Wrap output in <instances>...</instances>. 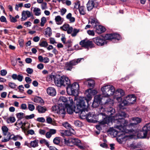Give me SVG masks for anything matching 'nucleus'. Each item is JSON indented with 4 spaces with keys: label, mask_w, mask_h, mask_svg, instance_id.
<instances>
[{
    "label": "nucleus",
    "mask_w": 150,
    "mask_h": 150,
    "mask_svg": "<svg viewBox=\"0 0 150 150\" xmlns=\"http://www.w3.org/2000/svg\"><path fill=\"white\" fill-rule=\"evenodd\" d=\"M106 108V113L107 116L105 114L104 117L102 120H100L99 123L101 125H104L108 124L111 122H115L117 125L123 124L125 125L127 121L124 120V118L127 117L126 113L124 112H119L115 115L113 116L115 112V110L112 107H107L108 106H112L114 104V101L113 100L108 98L106 100L105 103Z\"/></svg>",
    "instance_id": "1"
},
{
    "label": "nucleus",
    "mask_w": 150,
    "mask_h": 150,
    "mask_svg": "<svg viewBox=\"0 0 150 150\" xmlns=\"http://www.w3.org/2000/svg\"><path fill=\"white\" fill-rule=\"evenodd\" d=\"M132 119L134 122L130 123L129 125L130 127L134 126L141 121V119L137 117L132 118Z\"/></svg>",
    "instance_id": "15"
},
{
    "label": "nucleus",
    "mask_w": 150,
    "mask_h": 150,
    "mask_svg": "<svg viewBox=\"0 0 150 150\" xmlns=\"http://www.w3.org/2000/svg\"><path fill=\"white\" fill-rule=\"evenodd\" d=\"M67 93L70 95H77L78 94V90L79 85L77 82H75L71 85L70 83L67 86Z\"/></svg>",
    "instance_id": "4"
},
{
    "label": "nucleus",
    "mask_w": 150,
    "mask_h": 150,
    "mask_svg": "<svg viewBox=\"0 0 150 150\" xmlns=\"http://www.w3.org/2000/svg\"><path fill=\"white\" fill-rule=\"evenodd\" d=\"M96 31L98 34H100L105 31V28L101 25H95L94 27Z\"/></svg>",
    "instance_id": "14"
},
{
    "label": "nucleus",
    "mask_w": 150,
    "mask_h": 150,
    "mask_svg": "<svg viewBox=\"0 0 150 150\" xmlns=\"http://www.w3.org/2000/svg\"><path fill=\"white\" fill-rule=\"evenodd\" d=\"M64 107L65 106L61 105L57 113L62 118H63L64 117L66 114V108Z\"/></svg>",
    "instance_id": "11"
},
{
    "label": "nucleus",
    "mask_w": 150,
    "mask_h": 150,
    "mask_svg": "<svg viewBox=\"0 0 150 150\" xmlns=\"http://www.w3.org/2000/svg\"><path fill=\"white\" fill-rule=\"evenodd\" d=\"M85 84H88V86L90 87H93L95 84V82L94 80L92 79H89L86 81L84 82Z\"/></svg>",
    "instance_id": "25"
},
{
    "label": "nucleus",
    "mask_w": 150,
    "mask_h": 150,
    "mask_svg": "<svg viewBox=\"0 0 150 150\" xmlns=\"http://www.w3.org/2000/svg\"><path fill=\"white\" fill-rule=\"evenodd\" d=\"M93 41L97 45L102 46L107 44V42L103 37H98L93 38Z\"/></svg>",
    "instance_id": "8"
},
{
    "label": "nucleus",
    "mask_w": 150,
    "mask_h": 150,
    "mask_svg": "<svg viewBox=\"0 0 150 150\" xmlns=\"http://www.w3.org/2000/svg\"><path fill=\"white\" fill-rule=\"evenodd\" d=\"M47 91V94L51 96H54L56 93L55 89L53 87H50L48 88Z\"/></svg>",
    "instance_id": "18"
},
{
    "label": "nucleus",
    "mask_w": 150,
    "mask_h": 150,
    "mask_svg": "<svg viewBox=\"0 0 150 150\" xmlns=\"http://www.w3.org/2000/svg\"><path fill=\"white\" fill-rule=\"evenodd\" d=\"M24 113L22 112H20L16 114L17 117L19 119H21L23 118L24 115Z\"/></svg>",
    "instance_id": "51"
},
{
    "label": "nucleus",
    "mask_w": 150,
    "mask_h": 150,
    "mask_svg": "<svg viewBox=\"0 0 150 150\" xmlns=\"http://www.w3.org/2000/svg\"><path fill=\"white\" fill-rule=\"evenodd\" d=\"M79 9V13L81 14L84 15L85 13V7L83 6H81L78 8Z\"/></svg>",
    "instance_id": "34"
},
{
    "label": "nucleus",
    "mask_w": 150,
    "mask_h": 150,
    "mask_svg": "<svg viewBox=\"0 0 150 150\" xmlns=\"http://www.w3.org/2000/svg\"><path fill=\"white\" fill-rule=\"evenodd\" d=\"M7 74V71L5 69H2L0 71V74L2 76H5Z\"/></svg>",
    "instance_id": "62"
},
{
    "label": "nucleus",
    "mask_w": 150,
    "mask_h": 150,
    "mask_svg": "<svg viewBox=\"0 0 150 150\" xmlns=\"http://www.w3.org/2000/svg\"><path fill=\"white\" fill-rule=\"evenodd\" d=\"M79 31V29L76 28L74 29L73 30L72 33L71 34V35L72 37L75 36Z\"/></svg>",
    "instance_id": "43"
},
{
    "label": "nucleus",
    "mask_w": 150,
    "mask_h": 150,
    "mask_svg": "<svg viewBox=\"0 0 150 150\" xmlns=\"http://www.w3.org/2000/svg\"><path fill=\"white\" fill-rule=\"evenodd\" d=\"M128 122L125 125L121 124L119 125H116L115 127L118 129V130H113V132L114 134L118 137L117 141L120 144L123 142L127 140L129 138V135H126L125 134L128 132V130L126 129V126L127 125Z\"/></svg>",
    "instance_id": "2"
},
{
    "label": "nucleus",
    "mask_w": 150,
    "mask_h": 150,
    "mask_svg": "<svg viewBox=\"0 0 150 150\" xmlns=\"http://www.w3.org/2000/svg\"><path fill=\"white\" fill-rule=\"evenodd\" d=\"M60 142V139L59 137H55L53 140V142L56 144H58Z\"/></svg>",
    "instance_id": "55"
},
{
    "label": "nucleus",
    "mask_w": 150,
    "mask_h": 150,
    "mask_svg": "<svg viewBox=\"0 0 150 150\" xmlns=\"http://www.w3.org/2000/svg\"><path fill=\"white\" fill-rule=\"evenodd\" d=\"M35 117V115L32 114L29 115H26L25 116V118L27 119H30L34 118Z\"/></svg>",
    "instance_id": "63"
},
{
    "label": "nucleus",
    "mask_w": 150,
    "mask_h": 150,
    "mask_svg": "<svg viewBox=\"0 0 150 150\" xmlns=\"http://www.w3.org/2000/svg\"><path fill=\"white\" fill-rule=\"evenodd\" d=\"M15 120V118L14 117H10L7 119V122L8 123H13L14 122Z\"/></svg>",
    "instance_id": "39"
},
{
    "label": "nucleus",
    "mask_w": 150,
    "mask_h": 150,
    "mask_svg": "<svg viewBox=\"0 0 150 150\" xmlns=\"http://www.w3.org/2000/svg\"><path fill=\"white\" fill-rule=\"evenodd\" d=\"M128 101L127 99V97L124 99L122 103L119 104V106L120 108H122L124 106L129 105V103H128Z\"/></svg>",
    "instance_id": "28"
},
{
    "label": "nucleus",
    "mask_w": 150,
    "mask_h": 150,
    "mask_svg": "<svg viewBox=\"0 0 150 150\" xmlns=\"http://www.w3.org/2000/svg\"><path fill=\"white\" fill-rule=\"evenodd\" d=\"M63 126L67 129H69L70 127V125L67 122H65L62 124Z\"/></svg>",
    "instance_id": "58"
},
{
    "label": "nucleus",
    "mask_w": 150,
    "mask_h": 150,
    "mask_svg": "<svg viewBox=\"0 0 150 150\" xmlns=\"http://www.w3.org/2000/svg\"><path fill=\"white\" fill-rule=\"evenodd\" d=\"M55 20L57 24L58 25L62 24L63 22L62 18L59 16H56Z\"/></svg>",
    "instance_id": "31"
},
{
    "label": "nucleus",
    "mask_w": 150,
    "mask_h": 150,
    "mask_svg": "<svg viewBox=\"0 0 150 150\" xmlns=\"http://www.w3.org/2000/svg\"><path fill=\"white\" fill-rule=\"evenodd\" d=\"M33 11L35 13V15L36 16H39L41 14V10L39 8H35L33 9Z\"/></svg>",
    "instance_id": "33"
},
{
    "label": "nucleus",
    "mask_w": 150,
    "mask_h": 150,
    "mask_svg": "<svg viewBox=\"0 0 150 150\" xmlns=\"http://www.w3.org/2000/svg\"><path fill=\"white\" fill-rule=\"evenodd\" d=\"M88 92L90 93L92 95H94L97 93V91L95 90H92L91 89L88 90Z\"/></svg>",
    "instance_id": "47"
},
{
    "label": "nucleus",
    "mask_w": 150,
    "mask_h": 150,
    "mask_svg": "<svg viewBox=\"0 0 150 150\" xmlns=\"http://www.w3.org/2000/svg\"><path fill=\"white\" fill-rule=\"evenodd\" d=\"M23 6V4L22 3H20L18 4H16L15 6V9L16 10L18 11L19 8H21Z\"/></svg>",
    "instance_id": "57"
},
{
    "label": "nucleus",
    "mask_w": 150,
    "mask_h": 150,
    "mask_svg": "<svg viewBox=\"0 0 150 150\" xmlns=\"http://www.w3.org/2000/svg\"><path fill=\"white\" fill-rule=\"evenodd\" d=\"M100 103H98L97 102L93 101L92 104V106L93 108H96L99 106Z\"/></svg>",
    "instance_id": "59"
},
{
    "label": "nucleus",
    "mask_w": 150,
    "mask_h": 150,
    "mask_svg": "<svg viewBox=\"0 0 150 150\" xmlns=\"http://www.w3.org/2000/svg\"><path fill=\"white\" fill-rule=\"evenodd\" d=\"M36 110L38 111L39 113H44L47 110L46 107L40 105L36 107Z\"/></svg>",
    "instance_id": "23"
},
{
    "label": "nucleus",
    "mask_w": 150,
    "mask_h": 150,
    "mask_svg": "<svg viewBox=\"0 0 150 150\" xmlns=\"http://www.w3.org/2000/svg\"><path fill=\"white\" fill-rule=\"evenodd\" d=\"M2 129L4 135L5 136L7 134L8 131V128L5 126H3L2 127Z\"/></svg>",
    "instance_id": "41"
},
{
    "label": "nucleus",
    "mask_w": 150,
    "mask_h": 150,
    "mask_svg": "<svg viewBox=\"0 0 150 150\" xmlns=\"http://www.w3.org/2000/svg\"><path fill=\"white\" fill-rule=\"evenodd\" d=\"M77 64V62L76 60H73L69 62V66H74Z\"/></svg>",
    "instance_id": "61"
},
{
    "label": "nucleus",
    "mask_w": 150,
    "mask_h": 150,
    "mask_svg": "<svg viewBox=\"0 0 150 150\" xmlns=\"http://www.w3.org/2000/svg\"><path fill=\"white\" fill-rule=\"evenodd\" d=\"M144 129L145 130H147L148 132L150 131V123L146 124L144 127Z\"/></svg>",
    "instance_id": "49"
},
{
    "label": "nucleus",
    "mask_w": 150,
    "mask_h": 150,
    "mask_svg": "<svg viewBox=\"0 0 150 150\" xmlns=\"http://www.w3.org/2000/svg\"><path fill=\"white\" fill-rule=\"evenodd\" d=\"M47 22L46 18L44 17H42L41 19L40 26L43 27L44 26L45 24Z\"/></svg>",
    "instance_id": "42"
},
{
    "label": "nucleus",
    "mask_w": 150,
    "mask_h": 150,
    "mask_svg": "<svg viewBox=\"0 0 150 150\" xmlns=\"http://www.w3.org/2000/svg\"><path fill=\"white\" fill-rule=\"evenodd\" d=\"M105 38L107 40L113 39V34H107L105 35Z\"/></svg>",
    "instance_id": "45"
},
{
    "label": "nucleus",
    "mask_w": 150,
    "mask_h": 150,
    "mask_svg": "<svg viewBox=\"0 0 150 150\" xmlns=\"http://www.w3.org/2000/svg\"><path fill=\"white\" fill-rule=\"evenodd\" d=\"M38 140H35L32 141L30 143V146L33 147H35L38 146Z\"/></svg>",
    "instance_id": "35"
},
{
    "label": "nucleus",
    "mask_w": 150,
    "mask_h": 150,
    "mask_svg": "<svg viewBox=\"0 0 150 150\" xmlns=\"http://www.w3.org/2000/svg\"><path fill=\"white\" fill-rule=\"evenodd\" d=\"M34 102L40 103H43V100L41 98L39 97H36L34 99Z\"/></svg>",
    "instance_id": "37"
},
{
    "label": "nucleus",
    "mask_w": 150,
    "mask_h": 150,
    "mask_svg": "<svg viewBox=\"0 0 150 150\" xmlns=\"http://www.w3.org/2000/svg\"><path fill=\"white\" fill-rule=\"evenodd\" d=\"M148 133V131L147 130H144V127L142 128V131H139L137 134V137L139 138H146Z\"/></svg>",
    "instance_id": "12"
},
{
    "label": "nucleus",
    "mask_w": 150,
    "mask_h": 150,
    "mask_svg": "<svg viewBox=\"0 0 150 150\" xmlns=\"http://www.w3.org/2000/svg\"><path fill=\"white\" fill-rule=\"evenodd\" d=\"M125 94L123 90L119 89L115 92L114 98L116 99L118 102H120L122 100V97Z\"/></svg>",
    "instance_id": "6"
},
{
    "label": "nucleus",
    "mask_w": 150,
    "mask_h": 150,
    "mask_svg": "<svg viewBox=\"0 0 150 150\" xmlns=\"http://www.w3.org/2000/svg\"><path fill=\"white\" fill-rule=\"evenodd\" d=\"M109 89H110L109 90L108 93L106 94V96L105 97H108L113 95L114 94H115V89L113 86L110 85V87Z\"/></svg>",
    "instance_id": "22"
},
{
    "label": "nucleus",
    "mask_w": 150,
    "mask_h": 150,
    "mask_svg": "<svg viewBox=\"0 0 150 150\" xmlns=\"http://www.w3.org/2000/svg\"><path fill=\"white\" fill-rule=\"evenodd\" d=\"M79 44L82 47L87 48L89 47L92 48L94 47V45L91 41L85 39L81 41Z\"/></svg>",
    "instance_id": "7"
},
{
    "label": "nucleus",
    "mask_w": 150,
    "mask_h": 150,
    "mask_svg": "<svg viewBox=\"0 0 150 150\" xmlns=\"http://www.w3.org/2000/svg\"><path fill=\"white\" fill-rule=\"evenodd\" d=\"M28 107L29 110L30 111H33L35 108L34 105L31 104H28Z\"/></svg>",
    "instance_id": "52"
},
{
    "label": "nucleus",
    "mask_w": 150,
    "mask_h": 150,
    "mask_svg": "<svg viewBox=\"0 0 150 150\" xmlns=\"http://www.w3.org/2000/svg\"><path fill=\"white\" fill-rule=\"evenodd\" d=\"M73 144L78 146L80 149H85V146L81 142V141L77 138H73Z\"/></svg>",
    "instance_id": "10"
},
{
    "label": "nucleus",
    "mask_w": 150,
    "mask_h": 150,
    "mask_svg": "<svg viewBox=\"0 0 150 150\" xmlns=\"http://www.w3.org/2000/svg\"><path fill=\"white\" fill-rule=\"evenodd\" d=\"M74 123L76 126L78 127H80L82 125L81 122L78 120L75 121Z\"/></svg>",
    "instance_id": "54"
},
{
    "label": "nucleus",
    "mask_w": 150,
    "mask_h": 150,
    "mask_svg": "<svg viewBox=\"0 0 150 150\" xmlns=\"http://www.w3.org/2000/svg\"><path fill=\"white\" fill-rule=\"evenodd\" d=\"M41 8L42 10H45L47 8V4L46 2H43L41 4Z\"/></svg>",
    "instance_id": "53"
},
{
    "label": "nucleus",
    "mask_w": 150,
    "mask_h": 150,
    "mask_svg": "<svg viewBox=\"0 0 150 150\" xmlns=\"http://www.w3.org/2000/svg\"><path fill=\"white\" fill-rule=\"evenodd\" d=\"M21 16V20L22 21L26 20L28 18H29L31 16L33 17L32 13L28 11H23L22 12Z\"/></svg>",
    "instance_id": "9"
},
{
    "label": "nucleus",
    "mask_w": 150,
    "mask_h": 150,
    "mask_svg": "<svg viewBox=\"0 0 150 150\" xmlns=\"http://www.w3.org/2000/svg\"><path fill=\"white\" fill-rule=\"evenodd\" d=\"M86 111H87V108L86 110H81L79 112L77 113L79 114L81 117L82 118H86L87 114L86 113Z\"/></svg>",
    "instance_id": "30"
},
{
    "label": "nucleus",
    "mask_w": 150,
    "mask_h": 150,
    "mask_svg": "<svg viewBox=\"0 0 150 150\" xmlns=\"http://www.w3.org/2000/svg\"><path fill=\"white\" fill-rule=\"evenodd\" d=\"M69 25L68 24H64L63 26H61L60 27L61 29L64 31H67V30L68 29L69 27Z\"/></svg>",
    "instance_id": "44"
},
{
    "label": "nucleus",
    "mask_w": 150,
    "mask_h": 150,
    "mask_svg": "<svg viewBox=\"0 0 150 150\" xmlns=\"http://www.w3.org/2000/svg\"><path fill=\"white\" fill-rule=\"evenodd\" d=\"M64 143L67 145L69 146H72L74 145L73 138H71L69 139H64Z\"/></svg>",
    "instance_id": "20"
},
{
    "label": "nucleus",
    "mask_w": 150,
    "mask_h": 150,
    "mask_svg": "<svg viewBox=\"0 0 150 150\" xmlns=\"http://www.w3.org/2000/svg\"><path fill=\"white\" fill-rule=\"evenodd\" d=\"M8 86L11 88L13 89H14L16 86V84L12 82H9L8 83Z\"/></svg>",
    "instance_id": "60"
},
{
    "label": "nucleus",
    "mask_w": 150,
    "mask_h": 150,
    "mask_svg": "<svg viewBox=\"0 0 150 150\" xmlns=\"http://www.w3.org/2000/svg\"><path fill=\"white\" fill-rule=\"evenodd\" d=\"M97 110L99 112V117H102L103 118V119L104 117V115H105V113H103L104 112L106 111V110L102 106H99Z\"/></svg>",
    "instance_id": "19"
},
{
    "label": "nucleus",
    "mask_w": 150,
    "mask_h": 150,
    "mask_svg": "<svg viewBox=\"0 0 150 150\" xmlns=\"http://www.w3.org/2000/svg\"><path fill=\"white\" fill-rule=\"evenodd\" d=\"M54 83L56 85L58 86H66L70 83V81L68 77L63 76L61 77L59 76L56 77L54 78Z\"/></svg>",
    "instance_id": "3"
},
{
    "label": "nucleus",
    "mask_w": 150,
    "mask_h": 150,
    "mask_svg": "<svg viewBox=\"0 0 150 150\" xmlns=\"http://www.w3.org/2000/svg\"><path fill=\"white\" fill-rule=\"evenodd\" d=\"M103 97H104L103 96H102L100 95H96L94 97V101L97 102L98 103H100L102 101L103 99Z\"/></svg>",
    "instance_id": "29"
},
{
    "label": "nucleus",
    "mask_w": 150,
    "mask_h": 150,
    "mask_svg": "<svg viewBox=\"0 0 150 150\" xmlns=\"http://www.w3.org/2000/svg\"><path fill=\"white\" fill-rule=\"evenodd\" d=\"M84 97H80L77 99L76 104L77 108L75 110V112H79L81 110H86L87 107Z\"/></svg>",
    "instance_id": "5"
},
{
    "label": "nucleus",
    "mask_w": 150,
    "mask_h": 150,
    "mask_svg": "<svg viewBox=\"0 0 150 150\" xmlns=\"http://www.w3.org/2000/svg\"><path fill=\"white\" fill-rule=\"evenodd\" d=\"M67 110V113L70 114H72L74 112H75V110L76 109H75V107L73 106H68L66 107Z\"/></svg>",
    "instance_id": "26"
},
{
    "label": "nucleus",
    "mask_w": 150,
    "mask_h": 150,
    "mask_svg": "<svg viewBox=\"0 0 150 150\" xmlns=\"http://www.w3.org/2000/svg\"><path fill=\"white\" fill-rule=\"evenodd\" d=\"M74 130L72 129L69 130H66V136H72V135L74 134Z\"/></svg>",
    "instance_id": "40"
},
{
    "label": "nucleus",
    "mask_w": 150,
    "mask_h": 150,
    "mask_svg": "<svg viewBox=\"0 0 150 150\" xmlns=\"http://www.w3.org/2000/svg\"><path fill=\"white\" fill-rule=\"evenodd\" d=\"M68 101L67 99L65 97L60 96L58 100V103L59 105L66 106V103Z\"/></svg>",
    "instance_id": "13"
},
{
    "label": "nucleus",
    "mask_w": 150,
    "mask_h": 150,
    "mask_svg": "<svg viewBox=\"0 0 150 150\" xmlns=\"http://www.w3.org/2000/svg\"><path fill=\"white\" fill-rule=\"evenodd\" d=\"M9 19L11 22L15 23L17 21V19L19 18V16L18 15H17L15 17L12 16L11 15H9Z\"/></svg>",
    "instance_id": "32"
},
{
    "label": "nucleus",
    "mask_w": 150,
    "mask_h": 150,
    "mask_svg": "<svg viewBox=\"0 0 150 150\" xmlns=\"http://www.w3.org/2000/svg\"><path fill=\"white\" fill-rule=\"evenodd\" d=\"M97 20L95 18H92L90 23L92 25L95 26V25H96V24L97 23Z\"/></svg>",
    "instance_id": "50"
},
{
    "label": "nucleus",
    "mask_w": 150,
    "mask_h": 150,
    "mask_svg": "<svg viewBox=\"0 0 150 150\" xmlns=\"http://www.w3.org/2000/svg\"><path fill=\"white\" fill-rule=\"evenodd\" d=\"M23 122L21 121L20 120H18L17 122L15 124L16 126H17V125H18V126H17V127H20L21 128L23 127Z\"/></svg>",
    "instance_id": "46"
},
{
    "label": "nucleus",
    "mask_w": 150,
    "mask_h": 150,
    "mask_svg": "<svg viewBox=\"0 0 150 150\" xmlns=\"http://www.w3.org/2000/svg\"><path fill=\"white\" fill-rule=\"evenodd\" d=\"M59 105V106L58 105H54L52 107V110L55 113H58L59 107L61 106V105Z\"/></svg>",
    "instance_id": "38"
},
{
    "label": "nucleus",
    "mask_w": 150,
    "mask_h": 150,
    "mask_svg": "<svg viewBox=\"0 0 150 150\" xmlns=\"http://www.w3.org/2000/svg\"><path fill=\"white\" fill-rule=\"evenodd\" d=\"M113 39H117V40H119L121 39L120 35L119 34L117 33H113Z\"/></svg>",
    "instance_id": "48"
},
{
    "label": "nucleus",
    "mask_w": 150,
    "mask_h": 150,
    "mask_svg": "<svg viewBox=\"0 0 150 150\" xmlns=\"http://www.w3.org/2000/svg\"><path fill=\"white\" fill-rule=\"evenodd\" d=\"M36 120L38 121L41 122H44L45 121V119L43 117H38Z\"/></svg>",
    "instance_id": "64"
},
{
    "label": "nucleus",
    "mask_w": 150,
    "mask_h": 150,
    "mask_svg": "<svg viewBox=\"0 0 150 150\" xmlns=\"http://www.w3.org/2000/svg\"><path fill=\"white\" fill-rule=\"evenodd\" d=\"M95 115L93 112H89L87 114L86 118L87 121L89 122H92L93 118H95Z\"/></svg>",
    "instance_id": "21"
},
{
    "label": "nucleus",
    "mask_w": 150,
    "mask_h": 150,
    "mask_svg": "<svg viewBox=\"0 0 150 150\" xmlns=\"http://www.w3.org/2000/svg\"><path fill=\"white\" fill-rule=\"evenodd\" d=\"M127 99L128 101L129 104H132L136 101L135 96L133 95H129L127 97Z\"/></svg>",
    "instance_id": "17"
},
{
    "label": "nucleus",
    "mask_w": 150,
    "mask_h": 150,
    "mask_svg": "<svg viewBox=\"0 0 150 150\" xmlns=\"http://www.w3.org/2000/svg\"><path fill=\"white\" fill-rule=\"evenodd\" d=\"M86 97H83L85 98L84 100L86 101L87 103L88 104V102L91 100L92 98V95L88 92V90H87L86 92Z\"/></svg>",
    "instance_id": "24"
},
{
    "label": "nucleus",
    "mask_w": 150,
    "mask_h": 150,
    "mask_svg": "<svg viewBox=\"0 0 150 150\" xmlns=\"http://www.w3.org/2000/svg\"><path fill=\"white\" fill-rule=\"evenodd\" d=\"M59 133L60 134V135L63 137H64L66 136V130H61L59 131Z\"/></svg>",
    "instance_id": "56"
},
{
    "label": "nucleus",
    "mask_w": 150,
    "mask_h": 150,
    "mask_svg": "<svg viewBox=\"0 0 150 150\" xmlns=\"http://www.w3.org/2000/svg\"><path fill=\"white\" fill-rule=\"evenodd\" d=\"M93 1H89L87 4V7L88 11L91 10L94 6Z\"/></svg>",
    "instance_id": "27"
},
{
    "label": "nucleus",
    "mask_w": 150,
    "mask_h": 150,
    "mask_svg": "<svg viewBox=\"0 0 150 150\" xmlns=\"http://www.w3.org/2000/svg\"><path fill=\"white\" fill-rule=\"evenodd\" d=\"M39 45L41 47H46L48 45V44L45 41H40L39 43Z\"/></svg>",
    "instance_id": "36"
},
{
    "label": "nucleus",
    "mask_w": 150,
    "mask_h": 150,
    "mask_svg": "<svg viewBox=\"0 0 150 150\" xmlns=\"http://www.w3.org/2000/svg\"><path fill=\"white\" fill-rule=\"evenodd\" d=\"M110 85H106L103 87L101 89L103 96L105 97L108 91L110 89Z\"/></svg>",
    "instance_id": "16"
}]
</instances>
